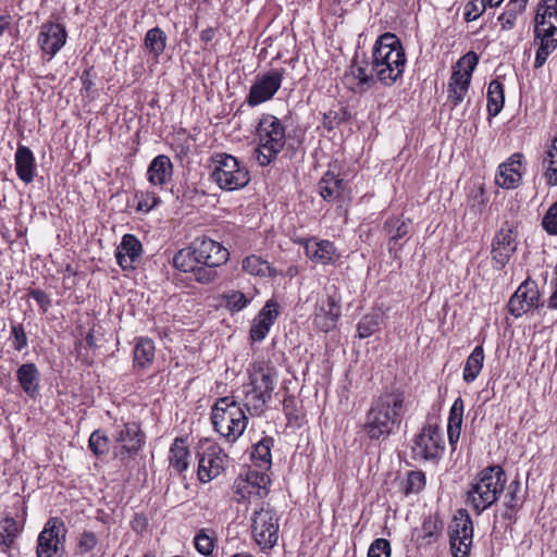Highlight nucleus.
I'll use <instances>...</instances> for the list:
<instances>
[{
	"label": "nucleus",
	"mask_w": 557,
	"mask_h": 557,
	"mask_svg": "<svg viewBox=\"0 0 557 557\" xmlns=\"http://www.w3.org/2000/svg\"><path fill=\"white\" fill-rule=\"evenodd\" d=\"M36 163L32 150L26 146H18L15 152V171L21 181L29 184L35 177Z\"/></svg>",
	"instance_id": "bb28decb"
},
{
	"label": "nucleus",
	"mask_w": 557,
	"mask_h": 557,
	"mask_svg": "<svg viewBox=\"0 0 557 557\" xmlns=\"http://www.w3.org/2000/svg\"><path fill=\"white\" fill-rule=\"evenodd\" d=\"M479 62V55L470 51L458 60L448 83V100L453 108L459 106L468 94L472 72Z\"/></svg>",
	"instance_id": "6e6552de"
},
{
	"label": "nucleus",
	"mask_w": 557,
	"mask_h": 557,
	"mask_svg": "<svg viewBox=\"0 0 557 557\" xmlns=\"http://www.w3.org/2000/svg\"><path fill=\"white\" fill-rule=\"evenodd\" d=\"M143 252L141 243L133 234H125L116 248V261L123 270L134 269Z\"/></svg>",
	"instance_id": "5701e85b"
},
{
	"label": "nucleus",
	"mask_w": 557,
	"mask_h": 557,
	"mask_svg": "<svg viewBox=\"0 0 557 557\" xmlns=\"http://www.w3.org/2000/svg\"><path fill=\"white\" fill-rule=\"evenodd\" d=\"M215 268L216 267H208L206 264L198 263L191 273L198 283L209 284L216 277Z\"/></svg>",
	"instance_id": "5fc2aeb1"
},
{
	"label": "nucleus",
	"mask_w": 557,
	"mask_h": 557,
	"mask_svg": "<svg viewBox=\"0 0 557 557\" xmlns=\"http://www.w3.org/2000/svg\"><path fill=\"white\" fill-rule=\"evenodd\" d=\"M195 547L203 556L212 554L214 548V539L207 533V530H200L195 536Z\"/></svg>",
	"instance_id": "8fccbe9b"
},
{
	"label": "nucleus",
	"mask_w": 557,
	"mask_h": 557,
	"mask_svg": "<svg viewBox=\"0 0 557 557\" xmlns=\"http://www.w3.org/2000/svg\"><path fill=\"white\" fill-rule=\"evenodd\" d=\"M405 413V393L398 388L383 393L367 411L363 431L371 441L385 440L399 429Z\"/></svg>",
	"instance_id": "f257e3e1"
},
{
	"label": "nucleus",
	"mask_w": 557,
	"mask_h": 557,
	"mask_svg": "<svg viewBox=\"0 0 557 557\" xmlns=\"http://www.w3.org/2000/svg\"><path fill=\"white\" fill-rule=\"evenodd\" d=\"M215 32L212 27H208L200 33V39L203 42H209L214 38Z\"/></svg>",
	"instance_id": "338daca9"
},
{
	"label": "nucleus",
	"mask_w": 557,
	"mask_h": 557,
	"mask_svg": "<svg viewBox=\"0 0 557 557\" xmlns=\"http://www.w3.org/2000/svg\"><path fill=\"white\" fill-rule=\"evenodd\" d=\"M375 74L371 71L368 73V63L362 61L358 62V55H356L351 62L349 74L347 78L351 77L357 81L356 87H352V91L357 94L366 92L369 88L375 85Z\"/></svg>",
	"instance_id": "c85d7f7f"
},
{
	"label": "nucleus",
	"mask_w": 557,
	"mask_h": 557,
	"mask_svg": "<svg viewBox=\"0 0 557 557\" xmlns=\"http://www.w3.org/2000/svg\"><path fill=\"white\" fill-rule=\"evenodd\" d=\"M277 371L265 361L255 362L249 370V383L244 385L245 406L252 414H261L272 399Z\"/></svg>",
	"instance_id": "7ed1b4c3"
},
{
	"label": "nucleus",
	"mask_w": 557,
	"mask_h": 557,
	"mask_svg": "<svg viewBox=\"0 0 557 557\" xmlns=\"http://www.w3.org/2000/svg\"><path fill=\"white\" fill-rule=\"evenodd\" d=\"M487 7H490V3L485 0H470L465 5V20L467 22L478 20L485 12Z\"/></svg>",
	"instance_id": "3c124183"
},
{
	"label": "nucleus",
	"mask_w": 557,
	"mask_h": 557,
	"mask_svg": "<svg viewBox=\"0 0 557 557\" xmlns=\"http://www.w3.org/2000/svg\"><path fill=\"white\" fill-rule=\"evenodd\" d=\"M234 493L238 496L236 497V502L240 503L244 499H250L251 497H256L252 486L247 482L246 479H237L233 486Z\"/></svg>",
	"instance_id": "052dcab7"
},
{
	"label": "nucleus",
	"mask_w": 557,
	"mask_h": 557,
	"mask_svg": "<svg viewBox=\"0 0 557 557\" xmlns=\"http://www.w3.org/2000/svg\"><path fill=\"white\" fill-rule=\"evenodd\" d=\"M517 235L509 223H505L492 242V263L495 270H503L517 250Z\"/></svg>",
	"instance_id": "4468645a"
},
{
	"label": "nucleus",
	"mask_w": 557,
	"mask_h": 557,
	"mask_svg": "<svg viewBox=\"0 0 557 557\" xmlns=\"http://www.w3.org/2000/svg\"><path fill=\"white\" fill-rule=\"evenodd\" d=\"M284 73V69H275L258 75L250 87L247 103L255 107L272 99L282 85Z\"/></svg>",
	"instance_id": "ddd939ff"
},
{
	"label": "nucleus",
	"mask_w": 557,
	"mask_h": 557,
	"mask_svg": "<svg viewBox=\"0 0 557 557\" xmlns=\"http://www.w3.org/2000/svg\"><path fill=\"white\" fill-rule=\"evenodd\" d=\"M541 294L535 281L527 278L517 290L511 295L508 301V311L511 315L519 318L532 309H536L543 304L540 302Z\"/></svg>",
	"instance_id": "2eb2a0df"
},
{
	"label": "nucleus",
	"mask_w": 557,
	"mask_h": 557,
	"mask_svg": "<svg viewBox=\"0 0 557 557\" xmlns=\"http://www.w3.org/2000/svg\"><path fill=\"white\" fill-rule=\"evenodd\" d=\"M18 534V527L15 519L7 517L0 521V548L7 553L13 545Z\"/></svg>",
	"instance_id": "ea45409f"
},
{
	"label": "nucleus",
	"mask_w": 557,
	"mask_h": 557,
	"mask_svg": "<svg viewBox=\"0 0 557 557\" xmlns=\"http://www.w3.org/2000/svg\"><path fill=\"white\" fill-rule=\"evenodd\" d=\"M28 295L37 301L44 311H47L51 306V300L48 294L41 289H30Z\"/></svg>",
	"instance_id": "69168bd1"
},
{
	"label": "nucleus",
	"mask_w": 557,
	"mask_h": 557,
	"mask_svg": "<svg viewBox=\"0 0 557 557\" xmlns=\"http://www.w3.org/2000/svg\"><path fill=\"white\" fill-rule=\"evenodd\" d=\"M257 161L261 166L270 164L282 151L286 143L285 127L271 114H264L257 127Z\"/></svg>",
	"instance_id": "423d86ee"
},
{
	"label": "nucleus",
	"mask_w": 557,
	"mask_h": 557,
	"mask_svg": "<svg viewBox=\"0 0 557 557\" xmlns=\"http://www.w3.org/2000/svg\"><path fill=\"white\" fill-rule=\"evenodd\" d=\"M543 228L550 235H557V201L554 202L542 221Z\"/></svg>",
	"instance_id": "e2e57ef3"
},
{
	"label": "nucleus",
	"mask_w": 557,
	"mask_h": 557,
	"mask_svg": "<svg viewBox=\"0 0 557 557\" xmlns=\"http://www.w3.org/2000/svg\"><path fill=\"white\" fill-rule=\"evenodd\" d=\"M246 480L252 486L256 497L263 498L268 495L269 490L267 485L269 484L270 479L265 473L250 470L246 475Z\"/></svg>",
	"instance_id": "49530a36"
},
{
	"label": "nucleus",
	"mask_w": 557,
	"mask_h": 557,
	"mask_svg": "<svg viewBox=\"0 0 557 557\" xmlns=\"http://www.w3.org/2000/svg\"><path fill=\"white\" fill-rule=\"evenodd\" d=\"M12 346L15 350L22 351L28 346V339L23 324L11 325Z\"/></svg>",
	"instance_id": "864d4df0"
},
{
	"label": "nucleus",
	"mask_w": 557,
	"mask_h": 557,
	"mask_svg": "<svg viewBox=\"0 0 557 557\" xmlns=\"http://www.w3.org/2000/svg\"><path fill=\"white\" fill-rule=\"evenodd\" d=\"M191 245L194 247L193 253L200 264L221 267L226 263L230 258L228 250L222 246V244L211 238H197Z\"/></svg>",
	"instance_id": "dca6fc26"
},
{
	"label": "nucleus",
	"mask_w": 557,
	"mask_h": 557,
	"mask_svg": "<svg viewBox=\"0 0 557 557\" xmlns=\"http://www.w3.org/2000/svg\"><path fill=\"white\" fill-rule=\"evenodd\" d=\"M425 485V475L421 471H411L408 474L406 493H418Z\"/></svg>",
	"instance_id": "680f3d73"
},
{
	"label": "nucleus",
	"mask_w": 557,
	"mask_h": 557,
	"mask_svg": "<svg viewBox=\"0 0 557 557\" xmlns=\"http://www.w3.org/2000/svg\"><path fill=\"white\" fill-rule=\"evenodd\" d=\"M193 252V245H190L187 248L178 250L172 259L173 267L181 272L191 273L195 270L196 265L199 263L195 258L196 256Z\"/></svg>",
	"instance_id": "37998d69"
},
{
	"label": "nucleus",
	"mask_w": 557,
	"mask_h": 557,
	"mask_svg": "<svg viewBox=\"0 0 557 557\" xmlns=\"http://www.w3.org/2000/svg\"><path fill=\"white\" fill-rule=\"evenodd\" d=\"M138 199L136 210L140 212H149L160 203V198L154 193H141L136 195Z\"/></svg>",
	"instance_id": "6e6d98bb"
},
{
	"label": "nucleus",
	"mask_w": 557,
	"mask_h": 557,
	"mask_svg": "<svg viewBox=\"0 0 557 557\" xmlns=\"http://www.w3.org/2000/svg\"><path fill=\"white\" fill-rule=\"evenodd\" d=\"M66 30L61 24L46 23L40 27L38 44L41 50L49 54L50 59L64 46Z\"/></svg>",
	"instance_id": "4be33fe9"
},
{
	"label": "nucleus",
	"mask_w": 557,
	"mask_h": 557,
	"mask_svg": "<svg viewBox=\"0 0 557 557\" xmlns=\"http://www.w3.org/2000/svg\"><path fill=\"white\" fill-rule=\"evenodd\" d=\"M507 478L500 466L486 467L479 472L467 493L468 503L476 513L491 507L505 488Z\"/></svg>",
	"instance_id": "20e7f679"
},
{
	"label": "nucleus",
	"mask_w": 557,
	"mask_h": 557,
	"mask_svg": "<svg viewBox=\"0 0 557 557\" xmlns=\"http://www.w3.org/2000/svg\"><path fill=\"white\" fill-rule=\"evenodd\" d=\"M391 543L386 539H376L368 549V557H391Z\"/></svg>",
	"instance_id": "4d7b16f0"
},
{
	"label": "nucleus",
	"mask_w": 557,
	"mask_h": 557,
	"mask_svg": "<svg viewBox=\"0 0 557 557\" xmlns=\"http://www.w3.org/2000/svg\"><path fill=\"white\" fill-rule=\"evenodd\" d=\"M406 53L399 38L392 33L381 35L373 47L371 71L385 86L393 85L404 73Z\"/></svg>",
	"instance_id": "f03ea898"
},
{
	"label": "nucleus",
	"mask_w": 557,
	"mask_h": 557,
	"mask_svg": "<svg viewBox=\"0 0 557 557\" xmlns=\"http://www.w3.org/2000/svg\"><path fill=\"white\" fill-rule=\"evenodd\" d=\"M211 421L214 430L228 442H235L245 431L248 418L243 408L232 398L222 397L212 408Z\"/></svg>",
	"instance_id": "39448f33"
},
{
	"label": "nucleus",
	"mask_w": 557,
	"mask_h": 557,
	"mask_svg": "<svg viewBox=\"0 0 557 557\" xmlns=\"http://www.w3.org/2000/svg\"><path fill=\"white\" fill-rule=\"evenodd\" d=\"M523 154L516 152L498 166L495 182L498 186L506 189L517 188L523 174Z\"/></svg>",
	"instance_id": "aec40b11"
},
{
	"label": "nucleus",
	"mask_w": 557,
	"mask_h": 557,
	"mask_svg": "<svg viewBox=\"0 0 557 557\" xmlns=\"http://www.w3.org/2000/svg\"><path fill=\"white\" fill-rule=\"evenodd\" d=\"M154 358V344L149 338H140L134 349V367L146 369Z\"/></svg>",
	"instance_id": "f704fd0d"
},
{
	"label": "nucleus",
	"mask_w": 557,
	"mask_h": 557,
	"mask_svg": "<svg viewBox=\"0 0 557 557\" xmlns=\"http://www.w3.org/2000/svg\"><path fill=\"white\" fill-rule=\"evenodd\" d=\"M211 178L221 189L233 191L244 188L250 181L249 172L239 161L227 153H218L212 159Z\"/></svg>",
	"instance_id": "0eeeda50"
},
{
	"label": "nucleus",
	"mask_w": 557,
	"mask_h": 557,
	"mask_svg": "<svg viewBox=\"0 0 557 557\" xmlns=\"http://www.w3.org/2000/svg\"><path fill=\"white\" fill-rule=\"evenodd\" d=\"M382 322L381 312H371L362 317L357 325L358 336L367 338L379 331Z\"/></svg>",
	"instance_id": "a18cd8bd"
},
{
	"label": "nucleus",
	"mask_w": 557,
	"mask_h": 557,
	"mask_svg": "<svg viewBox=\"0 0 557 557\" xmlns=\"http://www.w3.org/2000/svg\"><path fill=\"white\" fill-rule=\"evenodd\" d=\"M350 119V113L346 108H339L338 110H330L324 114V125L329 129L337 127L341 123L346 122Z\"/></svg>",
	"instance_id": "603ef678"
},
{
	"label": "nucleus",
	"mask_w": 557,
	"mask_h": 557,
	"mask_svg": "<svg viewBox=\"0 0 557 557\" xmlns=\"http://www.w3.org/2000/svg\"><path fill=\"white\" fill-rule=\"evenodd\" d=\"M114 440L121 445L120 451L115 455L127 454L129 456L136 455L145 443V434L137 423H124L120 430L116 431Z\"/></svg>",
	"instance_id": "412c9836"
},
{
	"label": "nucleus",
	"mask_w": 557,
	"mask_h": 557,
	"mask_svg": "<svg viewBox=\"0 0 557 557\" xmlns=\"http://www.w3.org/2000/svg\"><path fill=\"white\" fill-rule=\"evenodd\" d=\"M411 450L416 460H438L444 450V440L438 425L426 422L414 436Z\"/></svg>",
	"instance_id": "1a4fd4ad"
},
{
	"label": "nucleus",
	"mask_w": 557,
	"mask_h": 557,
	"mask_svg": "<svg viewBox=\"0 0 557 557\" xmlns=\"http://www.w3.org/2000/svg\"><path fill=\"white\" fill-rule=\"evenodd\" d=\"M227 456L216 445L208 446L199 455L198 478L201 482H210L225 468Z\"/></svg>",
	"instance_id": "f3484780"
},
{
	"label": "nucleus",
	"mask_w": 557,
	"mask_h": 557,
	"mask_svg": "<svg viewBox=\"0 0 557 557\" xmlns=\"http://www.w3.org/2000/svg\"><path fill=\"white\" fill-rule=\"evenodd\" d=\"M16 380L24 393L34 398L39 389V371L35 363L22 364L16 371Z\"/></svg>",
	"instance_id": "c756f323"
},
{
	"label": "nucleus",
	"mask_w": 557,
	"mask_h": 557,
	"mask_svg": "<svg viewBox=\"0 0 557 557\" xmlns=\"http://www.w3.org/2000/svg\"><path fill=\"white\" fill-rule=\"evenodd\" d=\"M523 11H518L517 7H511L510 3H508L507 10L504 13H502L498 17V21L502 24V28L503 29L512 28L518 14H520Z\"/></svg>",
	"instance_id": "0e129e2a"
},
{
	"label": "nucleus",
	"mask_w": 557,
	"mask_h": 557,
	"mask_svg": "<svg viewBox=\"0 0 557 557\" xmlns=\"http://www.w3.org/2000/svg\"><path fill=\"white\" fill-rule=\"evenodd\" d=\"M535 40H540L539 48L535 55L534 67L540 69L546 62L548 55L557 47V27L548 26L545 32L540 30V27H534Z\"/></svg>",
	"instance_id": "a878e982"
},
{
	"label": "nucleus",
	"mask_w": 557,
	"mask_h": 557,
	"mask_svg": "<svg viewBox=\"0 0 557 557\" xmlns=\"http://www.w3.org/2000/svg\"><path fill=\"white\" fill-rule=\"evenodd\" d=\"M341 315V298L336 295H327L321 299L315 307L314 325L322 332L332 331Z\"/></svg>",
	"instance_id": "a211bd4d"
},
{
	"label": "nucleus",
	"mask_w": 557,
	"mask_h": 557,
	"mask_svg": "<svg viewBox=\"0 0 557 557\" xmlns=\"http://www.w3.org/2000/svg\"><path fill=\"white\" fill-rule=\"evenodd\" d=\"M243 270L256 276H275L276 271L260 256L250 255L243 260Z\"/></svg>",
	"instance_id": "c9c22d12"
},
{
	"label": "nucleus",
	"mask_w": 557,
	"mask_h": 557,
	"mask_svg": "<svg viewBox=\"0 0 557 557\" xmlns=\"http://www.w3.org/2000/svg\"><path fill=\"white\" fill-rule=\"evenodd\" d=\"M173 164L168 156L156 157L148 168V180L152 185H164L171 180Z\"/></svg>",
	"instance_id": "7c9ffc66"
},
{
	"label": "nucleus",
	"mask_w": 557,
	"mask_h": 557,
	"mask_svg": "<svg viewBox=\"0 0 557 557\" xmlns=\"http://www.w3.org/2000/svg\"><path fill=\"white\" fill-rule=\"evenodd\" d=\"M98 544L97 535L91 531H84L77 542V549L81 555L91 552Z\"/></svg>",
	"instance_id": "bf43d9fd"
},
{
	"label": "nucleus",
	"mask_w": 557,
	"mask_h": 557,
	"mask_svg": "<svg viewBox=\"0 0 557 557\" xmlns=\"http://www.w3.org/2000/svg\"><path fill=\"white\" fill-rule=\"evenodd\" d=\"M318 187L321 197L326 201H331L341 196L345 183L342 178L329 171L322 176Z\"/></svg>",
	"instance_id": "473e14b6"
},
{
	"label": "nucleus",
	"mask_w": 557,
	"mask_h": 557,
	"mask_svg": "<svg viewBox=\"0 0 557 557\" xmlns=\"http://www.w3.org/2000/svg\"><path fill=\"white\" fill-rule=\"evenodd\" d=\"M10 17L8 15L0 14V35L9 27Z\"/></svg>",
	"instance_id": "774afa93"
},
{
	"label": "nucleus",
	"mask_w": 557,
	"mask_h": 557,
	"mask_svg": "<svg viewBox=\"0 0 557 557\" xmlns=\"http://www.w3.org/2000/svg\"><path fill=\"white\" fill-rule=\"evenodd\" d=\"M504 101L503 85L496 79L492 81L487 88V112L491 117L499 114L504 107Z\"/></svg>",
	"instance_id": "e433bc0d"
},
{
	"label": "nucleus",
	"mask_w": 557,
	"mask_h": 557,
	"mask_svg": "<svg viewBox=\"0 0 557 557\" xmlns=\"http://www.w3.org/2000/svg\"><path fill=\"white\" fill-rule=\"evenodd\" d=\"M64 523L58 518H51L38 536L37 557H62L65 539Z\"/></svg>",
	"instance_id": "f8f14e48"
},
{
	"label": "nucleus",
	"mask_w": 557,
	"mask_h": 557,
	"mask_svg": "<svg viewBox=\"0 0 557 557\" xmlns=\"http://www.w3.org/2000/svg\"><path fill=\"white\" fill-rule=\"evenodd\" d=\"M225 304L232 311H239L249 304V299L238 290H233L224 296Z\"/></svg>",
	"instance_id": "13d9d810"
},
{
	"label": "nucleus",
	"mask_w": 557,
	"mask_h": 557,
	"mask_svg": "<svg viewBox=\"0 0 557 557\" xmlns=\"http://www.w3.org/2000/svg\"><path fill=\"white\" fill-rule=\"evenodd\" d=\"M273 445L272 437H263L255 446L252 451V458L261 461V466L271 463V447Z\"/></svg>",
	"instance_id": "09e8293b"
},
{
	"label": "nucleus",
	"mask_w": 557,
	"mask_h": 557,
	"mask_svg": "<svg viewBox=\"0 0 557 557\" xmlns=\"http://www.w3.org/2000/svg\"><path fill=\"white\" fill-rule=\"evenodd\" d=\"M383 230L388 236V251L394 258H398V253L403 247V244H399V240L406 238L412 232V221L410 218L400 216H391L388 218L384 225Z\"/></svg>",
	"instance_id": "6ab92c4d"
},
{
	"label": "nucleus",
	"mask_w": 557,
	"mask_h": 557,
	"mask_svg": "<svg viewBox=\"0 0 557 557\" xmlns=\"http://www.w3.org/2000/svg\"><path fill=\"white\" fill-rule=\"evenodd\" d=\"M443 530V521L438 517V515L429 516L423 520L421 527V539L425 542V544L435 543Z\"/></svg>",
	"instance_id": "79ce46f5"
},
{
	"label": "nucleus",
	"mask_w": 557,
	"mask_h": 557,
	"mask_svg": "<svg viewBox=\"0 0 557 557\" xmlns=\"http://www.w3.org/2000/svg\"><path fill=\"white\" fill-rule=\"evenodd\" d=\"M88 446L95 456L100 457L109 451L110 440L102 431L96 430L88 440Z\"/></svg>",
	"instance_id": "de8ad7c7"
},
{
	"label": "nucleus",
	"mask_w": 557,
	"mask_h": 557,
	"mask_svg": "<svg viewBox=\"0 0 557 557\" xmlns=\"http://www.w3.org/2000/svg\"><path fill=\"white\" fill-rule=\"evenodd\" d=\"M190 454L185 441L181 437L174 440L169 451V465L172 470L182 474L188 469Z\"/></svg>",
	"instance_id": "2f4dec72"
},
{
	"label": "nucleus",
	"mask_w": 557,
	"mask_h": 557,
	"mask_svg": "<svg viewBox=\"0 0 557 557\" xmlns=\"http://www.w3.org/2000/svg\"><path fill=\"white\" fill-rule=\"evenodd\" d=\"M548 26L557 27V0H545L535 16V27L545 32Z\"/></svg>",
	"instance_id": "4c0bfd02"
},
{
	"label": "nucleus",
	"mask_w": 557,
	"mask_h": 557,
	"mask_svg": "<svg viewBox=\"0 0 557 557\" xmlns=\"http://www.w3.org/2000/svg\"><path fill=\"white\" fill-rule=\"evenodd\" d=\"M252 534L261 548H272L278 540V518L275 510L263 504L253 512L251 523Z\"/></svg>",
	"instance_id": "9d476101"
},
{
	"label": "nucleus",
	"mask_w": 557,
	"mask_h": 557,
	"mask_svg": "<svg viewBox=\"0 0 557 557\" xmlns=\"http://www.w3.org/2000/svg\"><path fill=\"white\" fill-rule=\"evenodd\" d=\"M463 417V400L461 397L455 399L448 418L447 434L451 445L456 444L460 437Z\"/></svg>",
	"instance_id": "72a5a7b5"
},
{
	"label": "nucleus",
	"mask_w": 557,
	"mask_h": 557,
	"mask_svg": "<svg viewBox=\"0 0 557 557\" xmlns=\"http://www.w3.org/2000/svg\"><path fill=\"white\" fill-rule=\"evenodd\" d=\"M165 46L166 35L161 28L153 27L146 33L145 47L154 58H159L164 52Z\"/></svg>",
	"instance_id": "a19ab883"
},
{
	"label": "nucleus",
	"mask_w": 557,
	"mask_h": 557,
	"mask_svg": "<svg viewBox=\"0 0 557 557\" xmlns=\"http://www.w3.org/2000/svg\"><path fill=\"white\" fill-rule=\"evenodd\" d=\"M521 492V482L513 480L507 487V492L504 497L505 511L503 518L509 522L516 521V513L522 508L524 503V496Z\"/></svg>",
	"instance_id": "cd10ccee"
},
{
	"label": "nucleus",
	"mask_w": 557,
	"mask_h": 557,
	"mask_svg": "<svg viewBox=\"0 0 557 557\" xmlns=\"http://www.w3.org/2000/svg\"><path fill=\"white\" fill-rule=\"evenodd\" d=\"M484 361V352L482 346H476L468 357L465 369L463 380L467 383L473 382L480 374Z\"/></svg>",
	"instance_id": "58836bf2"
},
{
	"label": "nucleus",
	"mask_w": 557,
	"mask_h": 557,
	"mask_svg": "<svg viewBox=\"0 0 557 557\" xmlns=\"http://www.w3.org/2000/svg\"><path fill=\"white\" fill-rule=\"evenodd\" d=\"M278 315V305L274 300H269L255 318L251 329L250 338L253 342H261L268 335L271 326L274 324Z\"/></svg>",
	"instance_id": "b1692460"
},
{
	"label": "nucleus",
	"mask_w": 557,
	"mask_h": 557,
	"mask_svg": "<svg viewBox=\"0 0 557 557\" xmlns=\"http://www.w3.org/2000/svg\"><path fill=\"white\" fill-rule=\"evenodd\" d=\"M543 169L545 170V177L549 185H557V136L552 143L550 148L547 150L546 156L542 161Z\"/></svg>",
	"instance_id": "c03bdc74"
},
{
	"label": "nucleus",
	"mask_w": 557,
	"mask_h": 557,
	"mask_svg": "<svg viewBox=\"0 0 557 557\" xmlns=\"http://www.w3.org/2000/svg\"><path fill=\"white\" fill-rule=\"evenodd\" d=\"M448 535L454 557H469L473 539V523L467 510H457L449 524Z\"/></svg>",
	"instance_id": "9b49d317"
},
{
	"label": "nucleus",
	"mask_w": 557,
	"mask_h": 557,
	"mask_svg": "<svg viewBox=\"0 0 557 557\" xmlns=\"http://www.w3.org/2000/svg\"><path fill=\"white\" fill-rule=\"evenodd\" d=\"M305 252L312 261L322 264L335 263L339 258L334 244L325 239H307L305 242Z\"/></svg>",
	"instance_id": "393cba45"
}]
</instances>
